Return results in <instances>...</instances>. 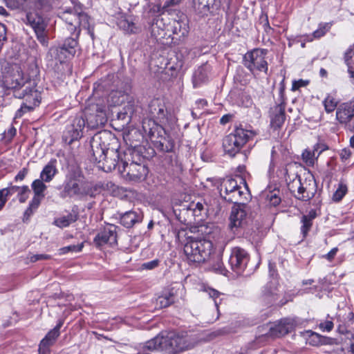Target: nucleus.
<instances>
[{
  "label": "nucleus",
  "mask_w": 354,
  "mask_h": 354,
  "mask_svg": "<svg viewBox=\"0 0 354 354\" xmlns=\"http://www.w3.org/2000/svg\"><path fill=\"white\" fill-rule=\"evenodd\" d=\"M0 80L8 89H13V95L22 99L21 107L15 118L32 111L41 102V93L37 86L39 81V68H1Z\"/></svg>",
  "instance_id": "obj_1"
},
{
  "label": "nucleus",
  "mask_w": 354,
  "mask_h": 354,
  "mask_svg": "<svg viewBox=\"0 0 354 354\" xmlns=\"http://www.w3.org/2000/svg\"><path fill=\"white\" fill-rule=\"evenodd\" d=\"M148 113L152 118H145L142 122L143 137L147 138L154 147L162 152H171L175 144L169 136L176 118L168 110L163 99L154 98L148 105Z\"/></svg>",
  "instance_id": "obj_2"
},
{
  "label": "nucleus",
  "mask_w": 354,
  "mask_h": 354,
  "mask_svg": "<svg viewBox=\"0 0 354 354\" xmlns=\"http://www.w3.org/2000/svg\"><path fill=\"white\" fill-rule=\"evenodd\" d=\"M73 7L62 8L59 17L65 23L66 30L70 36L65 38L62 44L57 48L55 59L60 64H66L74 57L78 50V41L81 29H86L92 39L94 33L90 30L89 17L83 12L80 3L73 1Z\"/></svg>",
  "instance_id": "obj_3"
},
{
  "label": "nucleus",
  "mask_w": 354,
  "mask_h": 354,
  "mask_svg": "<svg viewBox=\"0 0 354 354\" xmlns=\"http://www.w3.org/2000/svg\"><path fill=\"white\" fill-rule=\"evenodd\" d=\"M105 133L95 134L91 140L93 159L99 164L98 167L106 172H110L119 166H122V159L118 148L108 147L102 136Z\"/></svg>",
  "instance_id": "obj_4"
},
{
  "label": "nucleus",
  "mask_w": 354,
  "mask_h": 354,
  "mask_svg": "<svg viewBox=\"0 0 354 354\" xmlns=\"http://www.w3.org/2000/svg\"><path fill=\"white\" fill-rule=\"evenodd\" d=\"M163 349L169 354H180L193 348L196 344V337L186 331L162 332Z\"/></svg>",
  "instance_id": "obj_5"
},
{
  "label": "nucleus",
  "mask_w": 354,
  "mask_h": 354,
  "mask_svg": "<svg viewBox=\"0 0 354 354\" xmlns=\"http://www.w3.org/2000/svg\"><path fill=\"white\" fill-rule=\"evenodd\" d=\"M213 243L206 239H190L185 244L184 253L189 263H201L207 261L213 252Z\"/></svg>",
  "instance_id": "obj_6"
},
{
  "label": "nucleus",
  "mask_w": 354,
  "mask_h": 354,
  "mask_svg": "<svg viewBox=\"0 0 354 354\" xmlns=\"http://www.w3.org/2000/svg\"><path fill=\"white\" fill-rule=\"evenodd\" d=\"M254 136L250 131L236 127L234 131L223 139V148L225 153L235 156L248 140Z\"/></svg>",
  "instance_id": "obj_7"
},
{
  "label": "nucleus",
  "mask_w": 354,
  "mask_h": 354,
  "mask_svg": "<svg viewBox=\"0 0 354 354\" xmlns=\"http://www.w3.org/2000/svg\"><path fill=\"white\" fill-rule=\"evenodd\" d=\"M288 187L291 192H296L294 194L295 197L302 201H308L312 199L317 190L316 180L311 174H308L305 178L297 175L296 178L288 185Z\"/></svg>",
  "instance_id": "obj_8"
},
{
  "label": "nucleus",
  "mask_w": 354,
  "mask_h": 354,
  "mask_svg": "<svg viewBox=\"0 0 354 354\" xmlns=\"http://www.w3.org/2000/svg\"><path fill=\"white\" fill-rule=\"evenodd\" d=\"M293 328V324L288 319H283L278 322L268 323L258 327L259 335L254 342L263 344L268 338H276L290 333Z\"/></svg>",
  "instance_id": "obj_9"
},
{
  "label": "nucleus",
  "mask_w": 354,
  "mask_h": 354,
  "mask_svg": "<svg viewBox=\"0 0 354 354\" xmlns=\"http://www.w3.org/2000/svg\"><path fill=\"white\" fill-rule=\"evenodd\" d=\"M85 127H86V124L84 113H80L74 117H71L63 133L64 142L71 145L74 141L80 139L83 136Z\"/></svg>",
  "instance_id": "obj_10"
},
{
  "label": "nucleus",
  "mask_w": 354,
  "mask_h": 354,
  "mask_svg": "<svg viewBox=\"0 0 354 354\" xmlns=\"http://www.w3.org/2000/svg\"><path fill=\"white\" fill-rule=\"evenodd\" d=\"M148 168L143 162H130L122 161V166H119V172L126 180L139 183L144 180L148 174Z\"/></svg>",
  "instance_id": "obj_11"
},
{
  "label": "nucleus",
  "mask_w": 354,
  "mask_h": 354,
  "mask_svg": "<svg viewBox=\"0 0 354 354\" xmlns=\"http://www.w3.org/2000/svg\"><path fill=\"white\" fill-rule=\"evenodd\" d=\"M279 297L278 284L276 282L270 281L263 287L259 299L265 306L269 307L276 305L281 307L287 304L288 300L285 297L279 300Z\"/></svg>",
  "instance_id": "obj_12"
},
{
  "label": "nucleus",
  "mask_w": 354,
  "mask_h": 354,
  "mask_svg": "<svg viewBox=\"0 0 354 354\" xmlns=\"http://www.w3.org/2000/svg\"><path fill=\"white\" fill-rule=\"evenodd\" d=\"M189 32L187 23L183 20L171 19L168 22L167 37L171 38L174 46L183 43Z\"/></svg>",
  "instance_id": "obj_13"
},
{
  "label": "nucleus",
  "mask_w": 354,
  "mask_h": 354,
  "mask_svg": "<svg viewBox=\"0 0 354 354\" xmlns=\"http://www.w3.org/2000/svg\"><path fill=\"white\" fill-rule=\"evenodd\" d=\"M249 261L250 254L245 250L240 247H234L232 249L229 263L235 273L243 274Z\"/></svg>",
  "instance_id": "obj_14"
},
{
  "label": "nucleus",
  "mask_w": 354,
  "mask_h": 354,
  "mask_svg": "<svg viewBox=\"0 0 354 354\" xmlns=\"http://www.w3.org/2000/svg\"><path fill=\"white\" fill-rule=\"evenodd\" d=\"M248 206L246 204L234 205L230 216V229L238 234L247 223Z\"/></svg>",
  "instance_id": "obj_15"
},
{
  "label": "nucleus",
  "mask_w": 354,
  "mask_h": 354,
  "mask_svg": "<svg viewBox=\"0 0 354 354\" xmlns=\"http://www.w3.org/2000/svg\"><path fill=\"white\" fill-rule=\"evenodd\" d=\"M27 24L34 30L38 41L43 45L48 43L46 28L47 24L44 18L38 12H29L26 14Z\"/></svg>",
  "instance_id": "obj_16"
},
{
  "label": "nucleus",
  "mask_w": 354,
  "mask_h": 354,
  "mask_svg": "<svg viewBox=\"0 0 354 354\" xmlns=\"http://www.w3.org/2000/svg\"><path fill=\"white\" fill-rule=\"evenodd\" d=\"M64 319H59L57 325L41 339L39 345V354H50V348L59 336V330L64 324Z\"/></svg>",
  "instance_id": "obj_17"
},
{
  "label": "nucleus",
  "mask_w": 354,
  "mask_h": 354,
  "mask_svg": "<svg viewBox=\"0 0 354 354\" xmlns=\"http://www.w3.org/2000/svg\"><path fill=\"white\" fill-rule=\"evenodd\" d=\"M59 196L62 198L81 197L82 189L75 176H66L62 186Z\"/></svg>",
  "instance_id": "obj_18"
},
{
  "label": "nucleus",
  "mask_w": 354,
  "mask_h": 354,
  "mask_svg": "<svg viewBox=\"0 0 354 354\" xmlns=\"http://www.w3.org/2000/svg\"><path fill=\"white\" fill-rule=\"evenodd\" d=\"M268 50L262 48H254L248 51L243 57L245 66H267L266 55Z\"/></svg>",
  "instance_id": "obj_19"
},
{
  "label": "nucleus",
  "mask_w": 354,
  "mask_h": 354,
  "mask_svg": "<svg viewBox=\"0 0 354 354\" xmlns=\"http://www.w3.org/2000/svg\"><path fill=\"white\" fill-rule=\"evenodd\" d=\"M169 19L163 17L161 15H156L150 23V30L151 37L156 41L165 38L167 36V26Z\"/></svg>",
  "instance_id": "obj_20"
},
{
  "label": "nucleus",
  "mask_w": 354,
  "mask_h": 354,
  "mask_svg": "<svg viewBox=\"0 0 354 354\" xmlns=\"http://www.w3.org/2000/svg\"><path fill=\"white\" fill-rule=\"evenodd\" d=\"M117 227L114 225H106L103 230L94 238L95 243L101 246L105 244L115 245L117 244Z\"/></svg>",
  "instance_id": "obj_21"
},
{
  "label": "nucleus",
  "mask_w": 354,
  "mask_h": 354,
  "mask_svg": "<svg viewBox=\"0 0 354 354\" xmlns=\"http://www.w3.org/2000/svg\"><path fill=\"white\" fill-rule=\"evenodd\" d=\"M117 26L124 34H137L140 28L136 23V17L132 15H122L118 18Z\"/></svg>",
  "instance_id": "obj_22"
},
{
  "label": "nucleus",
  "mask_w": 354,
  "mask_h": 354,
  "mask_svg": "<svg viewBox=\"0 0 354 354\" xmlns=\"http://www.w3.org/2000/svg\"><path fill=\"white\" fill-rule=\"evenodd\" d=\"M286 105L280 103L270 109V125L274 129H280L286 120Z\"/></svg>",
  "instance_id": "obj_23"
},
{
  "label": "nucleus",
  "mask_w": 354,
  "mask_h": 354,
  "mask_svg": "<svg viewBox=\"0 0 354 354\" xmlns=\"http://www.w3.org/2000/svg\"><path fill=\"white\" fill-rule=\"evenodd\" d=\"M354 117V101L345 102L339 106L336 118L342 124H347Z\"/></svg>",
  "instance_id": "obj_24"
},
{
  "label": "nucleus",
  "mask_w": 354,
  "mask_h": 354,
  "mask_svg": "<svg viewBox=\"0 0 354 354\" xmlns=\"http://www.w3.org/2000/svg\"><path fill=\"white\" fill-rule=\"evenodd\" d=\"M84 118H86V128L89 129H98L106 122L105 114L102 111H98V110H96L95 113L87 114V113H84Z\"/></svg>",
  "instance_id": "obj_25"
},
{
  "label": "nucleus",
  "mask_w": 354,
  "mask_h": 354,
  "mask_svg": "<svg viewBox=\"0 0 354 354\" xmlns=\"http://www.w3.org/2000/svg\"><path fill=\"white\" fill-rule=\"evenodd\" d=\"M57 165V159L51 158L40 172L39 178L44 180L46 183L51 182L58 173Z\"/></svg>",
  "instance_id": "obj_26"
},
{
  "label": "nucleus",
  "mask_w": 354,
  "mask_h": 354,
  "mask_svg": "<svg viewBox=\"0 0 354 354\" xmlns=\"http://www.w3.org/2000/svg\"><path fill=\"white\" fill-rule=\"evenodd\" d=\"M183 210H186L188 213H191L195 220L198 221H202L207 214V209L205 208L203 203L198 202L196 203L192 202L187 205H183Z\"/></svg>",
  "instance_id": "obj_27"
},
{
  "label": "nucleus",
  "mask_w": 354,
  "mask_h": 354,
  "mask_svg": "<svg viewBox=\"0 0 354 354\" xmlns=\"http://www.w3.org/2000/svg\"><path fill=\"white\" fill-rule=\"evenodd\" d=\"M46 182L40 178L35 179L31 184V188L33 191L34 196L32 198V201L41 203V201L45 197L44 192L47 189V186L45 184Z\"/></svg>",
  "instance_id": "obj_28"
},
{
  "label": "nucleus",
  "mask_w": 354,
  "mask_h": 354,
  "mask_svg": "<svg viewBox=\"0 0 354 354\" xmlns=\"http://www.w3.org/2000/svg\"><path fill=\"white\" fill-rule=\"evenodd\" d=\"M131 156V162H143L145 159H148L150 156L146 153V149L142 145H136L133 149H129L127 152L124 153L125 156Z\"/></svg>",
  "instance_id": "obj_29"
},
{
  "label": "nucleus",
  "mask_w": 354,
  "mask_h": 354,
  "mask_svg": "<svg viewBox=\"0 0 354 354\" xmlns=\"http://www.w3.org/2000/svg\"><path fill=\"white\" fill-rule=\"evenodd\" d=\"M142 216L134 211H128L120 214V223L127 228L131 227L135 223L141 222Z\"/></svg>",
  "instance_id": "obj_30"
},
{
  "label": "nucleus",
  "mask_w": 354,
  "mask_h": 354,
  "mask_svg": "<svg viewBox=\"0 0 354 354\" xmlns=\"http://www.w3.org/2000/svg\"><path fill=\"white\" fill-rule=\"evenodd\" d=\"M104 189V184L102 182L90 185L86 184L82 186L81 197L90 196L91 198H95L96 196L99 195Z\"/></svg>",
  "instance_id": "obj_31"
},
{
  "label": "nucleus",
  "mask_w": 354,
  "mask_h": 354,
  "mask_svg": "<svg viewBox=\"0 0 354 354\" xmlns=\"http://www.w3.org/2000/svg\"><path fill=\"white\" fill-rule=\"evenodd\" d=\"M78 212L74 209L66 216H62L55 219L53 224L59 228L68 227L78 219Z\"/></svg>",
  "instance_id": "obj_32"
},
{
  "label": "nucleus",
  "mask_w": 354,
  "mask_h": 354,
  "mask_svg": "<svg viewBox=\"0 0 354 354\" xmlns=\"http://www.w3.org/2000/svg\"><path fill=\"white\" fill-rule=\"evenodd\" d=\"M164 342H163V337L162 333L158 335L155 337L148 340L146 342L142 347V351L145 353V351H153L156 350L165 351L163 349Z\"/></svg>",
  "instance_id": "obj_33"
},
{
  "label": "nucleus",
  "mask_w": 354,
  "mask_h": 354,
  "mask_svg": "<svg viewBox=\"0 0 354 354\" xmlns=\"http://www.w3.org/2000/svg\"><path fill=\"white\" fill-rule=\"evenodd\" d=\"M239 185H238L236 180L232 178H227L223 180L222 183L221 184L220 187V195L224 199L225 196H229L232 194V192L238 188Z\"/></svg>",
  "instance_id": "obj_34"
},
{
  "label": "nucleus",
  "mask_w": 354,
  "mask_h": 354,
  "mask_svg": "<svg viewBox=\"0 0 354 354\" xmlns=\"http://www.w3.org/2000/svg\"><path fill=\"white\" fill-rule=\"evenodd\" d=\"M208 81L206 68H197L192 75V83L194 88L201 86Z\"/></svg>",
  "instance_id": "obj_35"
},
{
  "label": "nucleus",
  "mask_w": 354,
  "mask_h": 354,
  "mask_svg": "<svg viewBox=\"0 0 354 354\" xmlns=\"http://www.w3.org/2000/svg\"><path fill=\"white\" fill-rule=\"evenodd\" d=\"M175 297L173 292H165L156 299V304L160 308H167L174 303Z\"/></svg>",
  "instance_id": "obj_36"
},
{
  "label": "nucleus",
  "mask_w": 354,
  "mask_h": 354,
  "mask_svg": "<svg viewBox=\"0 0 354 354\" xmlns=\"http://www.w3.org/2000/svg\"><path fill=\"white\" fill-rule=\"evenodd\" d=\"M134 113V107L132 104L125 105L122 110L118 112V119L124 121L126 124L130 122Z\"/></svg>",
  "instance_id": "obj_37"
},
{
  "label": "nucleus",
  "mask_w": 354,
  "mask_h": 354,
  "mask_svg": "<svg viewBox=\"0 0 354 354\" xmlns=\"http://www.w3.org/2000/svg\"><path fill=\"white\" fill-rule=\"evenodd\" d=\"M222 5L221 0H205L200 13L206 15L207 12H213L218 10Z\"/></svg>",
  "instance_id": "obj_38"
},
{
  "label": "nucleus",
  "mask_w": 354,
  "mask_h": 354,
  "mask_svg": "<svg viewBox=\"0 0 354 354\" xmlns=\"http://www.w3.org/2000/svg\"><path fill=\"white\" fill-rule=\"evenodd\" d=\"M279 190L274 189L272 191L265 192L266 201L270 206L277 207L281 202V198L279 196Z\"/></svg>",
  "instance_id": "obj_39"
},
{
  "label": "nucleus",
  "mask_w": 354,
  "mask_h": 354,
  "mask_svg": "<svg viewBox=\"0 0 354 354\" xmlns=\"http://www.w3.org/2000/svg\"><path fill=\"white\" fill-rule=\"evenodd\" d=\"M237 68L234 78L241 84H245L250 80L253 74V68Z\"/></svg>",
  "instance_id": "obj_40"
},
{
  "label": "nucleus",
  "mask_w": 354,
  "mask_h": 354,
  "mask_svg": "<svg viewBox=\"0 0 354 354\" xmlns=\"http://www.w3.org/2000/svg\"><path fill=\"white\" fill-rule=\"evenodd\" d=\"M308 338V342L310 345L317 346L319 345L326 344L327 338L312 330H307L306 332Z\"/></svg>",
  "instance_id": "obj_41"
},
{
  "label": "nucleus",
  "mask_w": 354,
  "mask_h": 354,
  "mask_svg": "<svg viewBox=\"0 0 354 354\" xmlns=\"http://www.w3.org/2000/svg\"><path fill=\"white\" fill-rule=\"evenodd\" d=\"M243 195H245V194L241 191V187L239 186L234 189L230 195L228 196H225L224 200L229 203H232L234 205L245 204L243 201H241Z\"/></svg>",
  "instance_id": "obj_42"
},
{
  "label": "nucleus",
  "mask_w": 354,
  "mask_h": 354,
  "mask_svg": "<svg viewBox=\"0 0 354 354\" xmlns=\"http://www.w3.org/2000/svg\"><path fill=\"white\" fill-rule=\"evenodd\" d=\"M338 354H354V336H351L348 342H345L340 348L337 349Z\"/></svg>",
  "instance_id": "obj_43"
},
{
  "label": "nucleus",
  "mask_w": 354,
  "mask_h": 354,
  "mask_svg": "<svg viewBox=\"0 0 354 354\" xmlns=\"http://www.w3.org/2000/svg\"><path fill=\"white\" fill-rule=\"evenodd\" d=\"M333 25L332 22L328 23H320L317 30L313 32V35L315 38H320L323 37L329 30L331 28Z\"/></svg>",
  "instance_id": "obj_44"
},
{
  "label": "nucleus",
  "mask_w": 354,
  "mask_h": 354,
  "mask_svg": "<svg viewBox=\"0 0 354 354\" xmlns=\"http://www.w3.org/2000/svg\"><path fill=\"white\" fill-rule=\"evenodd\" d=\"M347 193V187L343 183H339L338 188L333 195V201L339 202Z\"/></svg>",
  "instance_id": "obj_45"
},
{
  "label": "nucleus",
  "mask_w": 354,
  "mask_h": 354,
  "mask_svg": "<svg viewBox=\"0 0 354 354\" xmlns=\"http://www.w3.org/2000/svg\"><path fill=\"white\" fill-rule=\"evenodd\" d=\"M343 59L346 66H353L354 65V49L352 46L346 50L344 53Z\"/></svg>",
  "instance_id": "obj_46"
},
{
  "label": "nucleus",
  "mask_w": 354,
  "mask_h": 354,
  "mask_svg": "<svg viewBox=\"0 0 354 354\" xmlns=\"http://www.w3.org/2000/svg\"><path fill=\"white\" fill-rule=\"evenodd\" d=\"M302 225L301 227V232L304 237H306L311 229L313 221L307 219L306 216H302L301 219Z\"/></svg>",
  "instance_id": "obj_47"
},
{
  "label": "nucleus",
  "mask_w": 354,
  "mask_h": 354,
  "mask_svg": "<svg viewBox=\"0 0 354 354\" xmlns=\"http://www.w3.org/2000/svg\"><path fill=\"white\" fill-rule=\"evenodd\" d=\"M315 158H317L315 151H310L309 150L306 149L302 153V159L308 165H313L315 162Z\"/></svg>",
  "instance_id": "obj_48"
},
{
  "label": "nucleus",
  "mask_w": 354,
  "mask_h": 354,
  "mask_svg": "<svg viewBox=\"0 0 354 354\" xmlns=\"http://www.w3.org/2000/svg\"><path fill=\"white\" fill-rule=\"evenodd\" d=\"M324 104L325 110L328 113L333 112L337 106V102L331 96H327L324 101Z\"/></svg>",
  "instance_id": "obj_49"
},
{
  "label": "nucleus",
  "mask_w": 354,
  "mask_h": 354,
  "mask_svg": "<svg viewBox=\"0 0 354 354\" xmlns=\"http://www.w3.org/2000/svg\"><path fill=\"white\" fill-rule=\"evenodd\" d=\"M30 192V189H29L28 186L24 185L21 187V189H19L17 197L18 200L21 203H24L26 201V200L28 198V194Z\"/></svg>",
  "instance_id": "obj_50"
},
{
  "label": "nucleus",
  "mask_w": 354,
  "mask_h": 354,
  "mask_svg": "<svg viewBox=\"0 0 354 354\" xmlns=\"http://www.w3.org/2000/svg\"><path fill=\"white\" fill-rule=\"evenodd\" d=\"M83 246V243H81L77 245H71L68 246L63 247L59 249V253L62 254H64L69 252H80L82 250Z\"/></svg>",
  "instance_id": "obj_51"
},
{
  "label": "nucleus",
  "mask_w": 354,
  "mask_h": 354,
  "mask_svg": "<svg viewBox=\"0 0 354 354\" xmlns=\"http://www.w3.org/2000/svg\"><path fill=\"white\" fill-rule=\"evenodd\" d=\"M310 83L308 80H302L299 79L298 80H293L292 84L291 90L293 91L299 90L301 87H305L308 86Z\"/></svg>",
  "instance_id": "obj_52"
},
{
  "label": "nucleus",
  "mask_w": 354,
  "mask_h": 354,
  "mask_svg": "<svg viewBox=\"0 0 354 354\" xmlns=\"http://www.w3.org/2000/svg\"><path fill=\"white\" fill-rule=\"evenodd\" d=\"M39 205L40 203L31 200L29 203L28 207L24 212V217H30L33 214V212L39 207Z\"/></svg>",
  "instance_id": "obj_53"
},
{
  "label": "nucleus",
  "mask_w": 354,
  "mask_h": 354,
  "mask_svg": "<svg viewBox=\"0 0 354 354\" xmlns=\"http://www.w3.org/2000/svg\"><path fill=\"white\" fill-rule=\"evenodd\" d=\"M20 189L21 187L11 185L10 186H8L6 188L1 189V190L3 191V192L8 198L9 196L13 195L15 193L18 194Z\"/></svg>",
  "instance_id": "obj_54"
},
{
  "label": "nucleus",
  "mask_w": 354,
  "mask_h": 354,
  "mask_svg": "<svg viewBox=\"0 0 354 354\" xmlns=\"http://www.w3.org/2000/svg\"><path fill=\"white\" fill-rule=\"evenodd\" d=\"M51 259V256L49 254H33L30 257V261L31 262H36L38 261H44V260H49Z\"/></svg>",
  "instance_id": "obj_55"
},
{
  "label": "nucleus",
  "mask_w": 354,
  "mask_h": 354,
  "mask_svg": "<svg viewBox=\"0 0 354 354\" xmlns=\"http://www.w3.org/2000/svg\"><path fill=\"white\" fill-rule=\"evenodd\" d=\"M159 263L158 259H154L142 263V268L145 270H153L158 266Z\"/></svg>",
  "instance_id": "obj_56"
},
{
  "label": "nucleus",
  "mask_w": 354,
  "mask_h": 354,
  "mask_svg": "<svg viewBox=\"0 0 354 354\" xmlns=\"http://www.w3.org/2000/svg\"><path fill=\"white\" fill-rule=\"evenodd\" d=\"M333 326V322L332 321L326 320L325 322H321L319 325V327L322 331L330 332L332 330Z\"/></svg>",
  "instance_id": "obj_57"
},
{
  "label": "nucleus",
  "mask_w": 354,
  "mask_h": 354,
  "mask_svg": "<svg viewBox=\"0 0 354 354\" xmlns=\"http://www.w3.org/2000/svg\"><path fill=\"white\" fill-rule=\"evenodd\" d=\"M328 149V147L324 143H317L313 147V151H315L317 158L325 150Z\"/></svg>",
  "instance_id": "obj_58"
},
{
  "label": "nucleus",
  "mask_w": 354,
  "mask_h": 354,
  "mask_svg": "<svg viewBox=\"0 0 354 354\" xmlns=\"http://www.w3.org/2000/svg\"><path fill=\"white\" fill-rule=\"evenodd\" d=\"M28 173V169L26 167L23 168L20 170L15 177V181H22Z\"/></svg>",
  "instance_id": "obj_59"
},
{
  "label": "nucleus",
  "mask_w": 354,
  "mask_h": 354,
  "mask_svg": "<svg viewBox=\"0 0 354 354\" xmlns=\"http://www.w3.org/2000/svg\"><path fill=\"white\" fill-rule=\"evenodd\" d=\"M209 295L210 297L214 299V305H215L217 310L218 311V304H219V303L217 301L216 299L220 295V292L216 290L211 289L209 291Z\"/></svg>",
  "instance_id": "obj_60"
},
{
  "label": "nucleus",
  "mask_w": 354,
  "mask_h": 354,
  "mask_svg": "<svg viewBox=\"0 0 354 354\" xmlns=\"http://www.w3.org/2000/svg\"><path fill=\"white\" fill-rule=\"evenodd\" d=\"M351 155V152L350 149L346 148L343 149L339 153L340 158L342 160L348 159Z\"/></svg>",
  "instance_id": "obj_61"
},
{
  "label": "nucleus",
  "mask_w": 354,
  "mask_h": 354,
  "mask_svg": "<svg viewBox=\"0 0 354 354\" xmlns=\"http://www.w3.org/2000/svg\"><path fill=\"white\" fill-rule=\"evenodd\" d=\"M337 331L341 334H345L347 335V337L349 338V336L353 335L350 331H348L345 326L339 325L337 327Z\"/></svg>",
  "instance_id": "obj_62"
},
{
  "label": "nucleus",
  "mask_w": 354,
  "mask_h": 354,
  "mask_svg": "<svg viewBox=\"0 0 354 354\" xmlns=\"http://www.w3.org/2000/svg\"><path fill=\"white\" fill-rule=\"evenodd\" d=\"M214 269L216 272H218L221 274H225V273H224L225 268L223 266V263L221 262V261L219 259H218L216 264L214 266Z\"/></svg>",
  "instance_id": "obj_63"
},
{
  "label": "nucleus",
  "mask_w": 354,
  "mask_h": 354,
  "mask_svg": "<svg viewBox=\"0 0 354 354\" xmlns=\"http://www.w3.org/2000/svg\"><path fill=\"white\" fill-rule=\"evenodd\" d=\"M337 250L338 249L337 248H333L329 252H328L325 255L326 259H327L329 261L333 260L335 256L336 255Z\"/></svg>",
  "instance_id": "obj_64"
}]
</instances>
